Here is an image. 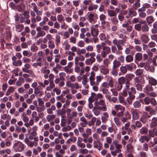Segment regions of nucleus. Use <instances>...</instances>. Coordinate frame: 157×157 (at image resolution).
I'll return each instance as SVG.
<instances>
[{"instance_id":"1","label":"nucleus","mask_w":157,"mask_h":157,"mask_svg":"<svg viewBox=\"0 0 157 157\" xmlns=\"http://www.w3.org/2000/svg\"><path fill=\"white\" fill-rule=\"evenodd\" d=\"M94 105L98 106V109L103 111H106L107 110L105 101L103 99L100 100L98 101H95Z\"/></svg>"},{"instance_id":"2","label":"nucleus","mask_w":157,"mask_h":157,"mask_svg":"<svg viewBox=\"0 0 157 157\" xmlns=\"http://www.w3.org/2000/svg\"><path fill=\"white\" fill-rule=\"evenodd\" d=\"M13 148L16 152H21L25 149V145L21 142L17 141L14 144Z\"/></svg>"},{"instance_id":"3","label":"nucleus","mask_w":157,"mask_h":157,"mask_svg":"<svg viewBox=\"0 0 157 157\" xmlns=\"http://www.w3.org/2000/svg\"><path fill=\"white\" fill-rule=\"evenodd\" d=\"M86 18L90 22L95 23L97 19V14L93 12H89L86 15Z\"/></svg>"},{"instance_id":"4","label":"nucleus","mask_w":157,"mask_h":157,"mask_svg":"<svg viewBox=\"0 0 157 157\" xmlns=\"http://www.w3.org/2000/svg\"><path fill=\"white\" fill-rule=\"evenodd\" d=\"M133 64L135 65L134 63H132L130 64H126L124 66H121L120 67V70L121 73L124 74L127 72L128 70H132V69Z\"/></svg>"},{"instance_id":"5","label":"nucleus","mask_w":157,"mask_h":157,"mask_svg":"<svg viewBox=\"0 0 157 157\" xmlns=\"http://www.w3.org/2000/svg\"><path fill=\"white\" fill-rule=\"evenodd\" d=\"M66 86L67 87L70 88L71 89H78L81 88L79 86L78 83L77 82L71 83L69 80H67L66 82Z\"/></svg>"},{"instance_id":"6","label":"nucleus","mask_w":157,"mask_h":157,"mask_svg":"<svg viewBox=\"0 0 157 157\" xmlns=\"http://www.w3.org/2000/svg\"><path fill=\"white\" fill-rule=\"evenodd\" d=\"M36 29L38 32L36 36L34 37V39H36L40 36H44L46 35L45 31L42 30V28L40 27H37Z\"/></svg>"},{"instance_id":"7","label":"nucleus","mask_w":157,"mask_h":157,"mask_svg":"<svg viewBox=\"0 0 157 157\" xmlns=\"http://www.w3.org/2000/svg\"><path fill=\"white\" fill-rule=\"evenodd\" d=\"M102 50L101 53V56L102 58H105L107 55L111 52V48L109 47H104L102 48Z\"/></svg>"},{"instance_id":"8","label":"nucleus","mask_w":157,"mask_h":157,"mask_svg":"<svg viewBox=\"0 0 157 157\" xmlns=\"http://www.w3.org/2000/svg\"><path fill=\"white\" fill-rule=\"evenodd\" d=\"M124 116L121 118V121L123 123L127 122L128 120L131 119V116L130 113L128 112H126L124 114Z\"/></svg>"},{"instance_id":"9","label":"nucleus","mask_w":157,"mask_h":157,"mask_svg":"<svg viewBox=\"0 0 157 157\" xmlns=\"http://www.w3.org/2000/svg\"><path fill=\"white\" fill-rule=\"evenodd\" d=\"M96 74L95 72L92 71L90 72V75L89 74V80L90 81V85H94L95 84V79Z\"/></svg>"},{"instance_id":"10","label":"nucleus","mask_w":157,"mask_h":157,"mask_svg":"<svg viewBox=\"0 0 157 157\" xmlns=\"http://www.w3.org/2000/svg\"><path fill=\"white\" fill-rule=\"evenodd\" d=\"M42 59L41 57H38L37 58L36 62L33 64L32 66L35 68H36L38 66L41 67L42 65Z\"/></svg>"},{"instance_id":"11","label":"nucleus","mask_w":157,"mask_h":157,"mask_svg":"<svg viewBox=\"0 0 157 157\" xmlns=\"http://www.w3.org/2000/svg\"><path fill=\"white\" fill-rule=\"evenodd\" d=\"M131 112L132 115V118L134 120H138L140 117V115L136 109H132L131 111Z\"/></svg>"},{"instance_id":"12","label":"nucleus","mask_w":157,"mask_h":157,"mask_svg":"<svg viewBox=\"0 0 157 157\" xmlns=\"http://www.w3.org/2000/svg\"><path fill=\"white\" fill-rule=\"evenodd\" d=\"M42 89L41 87H38L34 89V93L35 94H39V96H41L44 95V93L43 91L41 90Z\"/></svg>"},{"instance_id":"13","label":"nucleus","mask_w":157,"mask_h":157,"mask_svg":"<svg viewBox=\"0 0 157 157\" xmlns=\"http://www.w3.org/2000/svg\"><path fill=\"white\" fill-rule=\"evenodd\" d=\"M141 41L144 43H147L149 41V38L147 35L145 34H142L140 37Z\"/></svg>"},{"instance_id":"14","label":"nucleus","mask_w":157,"mask_h":157,"mask_svg":"<svg viewBox=\"0 0 157 157\" xmlns=\"http://www.w3.org/2000/svg\"><path fill=\"white\" fill-rule=\"evenodd\" d=\"M83 139L81 137H79L78 138L77 142V146L81 148H84L86 147L85 144L82 143Z\"/></svg>"},{"instance_id":"15","label":"nucleus","mask_w":157,"mask_h":157,"mask_svg":"<svg viewBox=\"0 0 157 157\" xmlns=\"http://www.w3.org/2000/svg\"><path fill=\"white\" fill-rule=\"evenodd\" d=\"M148 133L150 137H153L155 136H157V129L154 127L152 130H149Z\"/></svg>"},{"instance_id":"16","label":"nucleus","mask_w":157,"mask_h":157,"mask_svg":"<svg viewBox=\"0 0 157 157\" xmlns=\"http://www.w3.org/2000/svg\"><path fill=\"white\" fill-rule=\"evenodd\" d=\"M99 31L98 29L95 28L92 25L91 28V33L94 37L97 36L98 35Z\"/></svg>"},{"instance_id":"17","label":"nucleus","mask_w":157,"mask_h":157,"mask_svg":"<svg viewBox=\"0 0 157 157\" xmlns=\"http://www.w3.org/2000/svg\"><path fill=\"white\" fill-rule=\"evenodd\" d=\"M31 65L29 63H25L24 65V67L22 68V71L25 73L29 72V69L31 68Z\"/></svg>"},{"instance_id":"18","label":"nucleus","mask_w":157,"mask_h":157,"mask_svg":"<svg viewBox=\"0 0 157 157\" xmlns=\"http://www.w3.org/2000/svg\"><path fill=\"white\" fill-rule=\"evenodd\" d=\"M107 80L108 81V84L109 87L113 88L114 86V81L111 77L109 75L106 76Z\"/></svg>"},{"instance_id":"19","label":"nucleus","mask_w":157,"mask_h":157,"mask_svg":"<svg viewBox=\"0 0 157 157\" xmlns=\"http://www.w3.org/2000/svg\"><path fill=\"white\" fill-rule=\"evenodd\" d=\"M128 94L129 95V97L127 98V100L128 103L129 104H131L132 103V100L134 99L135 97V96L130 91H128Z\"/></svg>"},{"instance_id":"20","label":"nucleus","mask_w":157,"mask_h":157,"mask_svg":"<svg viewBox=\"0 0 157 157\" xmlns=\"http://www.w3.org/2000/svg\"><path fill=\"white\" fill-rule=\"evenodd\" d=\"M100 110H101L98 109V106L94 105L92 111L95 116H97L100 114Z\"/></svg>"},{"instance_id":"21","label":"nucleus","mask_w":157,"mask_h":157,"mask_svg":"<svg viewBox=\"0 0 157 157\" xmlns=\"http://www.w3.org/2000/svg\"><path fill=\"white\" fill-rule=\"evenodd\" d=\"M109 117V115L107 113L104 112L103 113V116L101 117L102 122L103 123H105L108 121V118Z\"/></svg>"},{"instance_id":"22","label":"nucleus","mask_w":157,"mask_h":157,"mask_svg":"<svg viewBox=\"0 0 157 157\" xmlns=\"http://www.w3.org/2000/svg\"><path fill=\"white\" fill-rule=\"evenodd\" d=\"M142 22L141 25V31L144 32H148L149 30V27L146 23L144 22Z\"/></svg>"},{"instance_id":"23","label":"nucleus","mask_w":157,"mask_h":157,"mask_svg":"<svg viewBox=\"0 0 157 157\" xmlns=\"http://www.w3.org/2000/svg\"><path fill=\"white\" fill-rule=\"evenodd\" d=\"M107 13L110 17H116L117 15V12L114 10L108 9L107 10Z\"/></svg>"},{"instance_id":"24","label":"nucleus","mask_w":157,"mask_h":157,"mask_svg":"<svg viewBox=\"0 0 157 157\" xmlns=\"http://www.w3.org/2000/svg\"><path fill=\"white\" fill-rule=\"evenodd\" d=\"M121 65V62L119 60L115 59L113 62L112 67L117 69Z\"/></svg>"},{"instance_id":"25","label":"nucleus","mask_w":157,"mask_h":157,"mask_svg":"<svg viewBox=\"0 0 157 157\" xmlns=\"http://www.w3.org/2000/svg\"><path fill=\"white\" fill-rule=\"evenodd\" d=\"M126 40L125 39L117 40V39H114L113 41V44H116L123 45L125 43Z\"/></svg>"},{"instance_id":"26","label":"nucleus","mask_w":157,"mask_h":157,"mask_svg":"<svg viewBox=\"0 0 157 157\" xmlns=\"http://www.w3.org/2000/svg\"><path fill=\"white\" fill-rule=\"evenodd\" d=\"M134 82L135 84H137L144 83V81L141 78L136 77L134 79Z\"/></svg>"},{"instance_id":"27","label":"nucleus","mask_w":157,"mask_h":157,"mask_svg":"<svg viewBox=\"0 0 157 157\" xmlns=\"http://www.w3.org/2000/svg\"><path fill=\"white\" fill-rule=\"evenodd\" d=\"M157 125V118L156 117H153L151 123L150 124V127L152 128Z\"/></svg>"},{"instance_id":"28","label":"nucleus","mask_w":157,"mask_h":157,"mask_svg":"<svg viewBox=\"0 0 157 157\" xmlns=\"http://www.w3.org/2000/svg\"><path fill=\"white\" fill-rule=\"evenodd\" d=\"M65 153V151L61 148L59 150V152L55 153L56 157H63V155Z\"/></svg>"},{"instance_id":"29","label":"nucleus","mask_w":157,"mask_h":157,"mask_svg":"<svg viewBox=\"0 0 157 157\" xmlns=\"http://www.w3.org/2000/svg\"><path fill=\"white\" fill-rule=\"evenodd\" d=\"M95 61V59L90 58L87 59L85 61V63L87 65H91Z\"/></svg>"},{"instance_id":"30","label":"nucleus","mask_w":157,"mask_h":157,"mask_svg":"<svg viewBox=\"0 0 157 157\" xmlns=\"http://www.w3.org/2000/svg\"><path fill=\"white\" fill-rule=\"evenodd\" d=\"M143 58V54L140 53H137L135 55V60L141 61Z\"/></svg>"},{"instance_id":"31","label":"nucleus","mask_w":157,"mask_h":157,"mask_svg":"<svg viewBox=\"0 0 157 157\" xmlns=\"http://www.w3.org/2000/svg\"><path fill=\"white\" fill-rule=\"evenodd\" d=\"M40 71L41 74H49L50 72V70L47 69L46 67L45 66L42 67L41 68Z\"/></svg>"},{"instance_id":"32","label":"nucleus","mask_w":157,"mask_h":157,"mask_svg":"<svg viewBox=\"0 0 157 157\" xmlns=\"http://www.w3.org/2000/svg\"><path fill=\"white\" fill-rule=\"evenodd\" d=\"M24 28V26L23 24H17L15 26L16 31L20 32L23 30Z\"/></svg>"},{"instance_id":"33","label":"nucleus","mask_w":157,"mask_h":157,"mask_svg":"<svg viewBox=\"0 0 157 157\" xmlns=\"http://www.w3.org/2000/svg\"><path fill=\"white\" fill-rule=\"evenodd\" d=\"M114 109L117 111H118L119 110L124 111L125 110V108L120 105H116L114 106Z\"/></svg>"},{"instance_id":"34","label":"nucleus","mask_w":157,"mask_h":157,"mask_svg":"<svg viewBox=\"0 0 157 157\" xmlns=\"http://www.w3.org/2000/svg\"><path fill=\"white\" fill-rule=\"evenodd\" d=\"M57 114L58 115H61L62 117V118H64L65 116H64V115H62V114L63 113V114H65V109H62L61 110L60 109H59L57 110Z\"/></svg>"},{"instance_id":"35","label":"nucleus","mask_w":157,"mask_h":157,"mask_svg":"<svg viewBox=\"0 0 157 157\" xmlns=\"http://www.w3.org/2000/svg\"><path fill=\"white\" fill-rule=\"evenodd\" d=\"M148 131V129L146 126L142 128L139 131V132L141 134H145L147 133Z\"/></svg>"},{"instance_id":"36","label":"nucleus","mask_w":157,"mask_h":157,"mask_svg":"<svg viewBox=\"0 0 157 157\" xmlns=\"http://www.w3.org/2000/svg\"><path fill=\"white\" fill-rule=\"evenodd\" d=\"M22 62L20 59H18L13 62L12 64L15 67L20 66L22 65Z\"/></svg>"},{"instance_id":"37","label":"nucleus","mask_w":157,"mask_h":157,"mask_svg":"<svg viewBox=\"0 0 157 157\" xmlns=\"http://www.w3.org/2000/svg\"><path fill=\"white\" fill-rule=\"evenodd\" d=\"M96 96V94L92 92L91 93V96L89 98L88 101L89 102H93L94 101V97Z\"/></svg>"},{"instance_id":"38","label":"nucleus","mask_w":157,"mask_h":157,"mask_svg":"<svg viewBox=\"0 0 157 157\" xmlns=\"http://www.w3.org/2000/svg\"><path fill=\"white\" fill-rule=\"evenodd\" d=\"M147 22L148 25L151 24L154 21V19L152 16H150L147 17L146 18Z\"/></svg>"},{"instance_id":"39","label":"nucleus","mask_w":157,"mask_h":157,"mask_svg":"<svg viewBox=\"0 0 157 157\" xmlns=\"http://www.w3.org/2000/svg\"><path fill=\"white\" fill-rule=\"evenodd\" d=\"M134 77V75L132 73L128 74L126 75L125 78L126 79V80L131 81L132 80Z\"/></svg>"},{"instance_id":"40","label":"nucleus","mask_w":157,"mask_h":157,"mask_svg":"<svg viewBox=\"0 0 157 157\" xmlns=\"http://www.w3.org/2000/svg\"><path fill=\"white\" fill-rule=\"evenodd\" d=\"M48 48L50 49H54L55 47V45L54 42L53 40L48 41Z\"/></svg>"},{"instance_id":"41","label":"nucleus","mask_w":157,"mask_h":157,"mask_svg":"<svg viewBox=\"0 0 157 157\" xmlns=\"http://www.w3.org/2000/svg\"><path fill=\"white\" fill-rule=\"evenodd\" d=\"M142 23V21H141L139 24H136L134 26L135 29L137 31H141V30Z\"/></svg>"},{"instance_id":"42","label":"nucleus","mask_w":157,"mask_h":157,"mask_svg":"<svg viewBox=\"0 0 157 157\" xmlns=\"http://www.w3.org/2000/svg\"><path fill=\"white\" fill-rule=\"evenodd\" d=\"M69 77V75H67L66 78L67 80H69L71 81V82H74L76 80V78L75 76L74 75H72L69 78L68 77Z\"/></svg>"},{"instance_id":"43","label":"nucleus","mask_w":157,"mask_h":157,"mask_svg":"<svg viewBox=\"0 0 157 157\" xmlns=\"http://www.w3.org/2000/svg\"><path fill=\"white\" fill-rule=\"evenodd\" d=\"M14 91V89L13 87L10 86L7 91L6 95V96H9Z\"/></svg>"},{"instance_id":"44","label":"nucleus","mask_w":157,"mask_h":157,"mask_svg":"<svg viewBox=\"0 0 157 157\" xmlns=\"http://www.w3.org/2000/svg\"><path fill=\"white\" fill-rule=\"evenodd\" d=\"M56 116L55 115H48L46 116V119L48 122H50L55 119Z\"/></svg>"},{"instance_id":"45","label":"nucleus","mask_w":157,"mask_h":157,"mask_svg":"<svg viewBox=\"0 0 157 157\" xmlns=\"http://www.w3.org/2000/svg\"><path fill=\"white\" fill-rule=\"evenodd\" d=\"M133 57L131 55H128L125 57V60L127 63H130L133 61Z\"/></svg>"},{"instance_id":"46","label":"nucleus","mask_w":157,"mask_h":157,"mask_svg":"<svg viewBox=\"0 0 157 157\" xmlns=\"http://www.w3.org/2000/svg\"><path fill=\"white\" fill-rule=\"evenodd\" d=\"M61 37L59 35H56L55 36V44L56 45L58 46L60 42Z\"/></svg>"},{"instance_id":"47","label":"nucleus","mask_w":157,"mask_h":157,"mask_svg":"<svg viewBox=\"0 0 157 157\" xmlns=\"http://www.w3.org/2000/svg\"><path fill=\"white\" fill-rule=\"evenodd\" d=\"M134 47L132 45H129L128 48H126L125 50V53L127 55L129 54L131 49H133Z\"/></svg>"},{"instance_id":"48","label":"nucleus","mask_w":157,"mask_h":157,"mask_svg":"<svg viewBox=\"0 0 157 157\" xmlns=\"http://www.w3.org/2000/svg\"><path fill=\"white\" fill-rule=\"evenodd\" d=\"M85 71L86 72L85 75L83 76V78H84V77H88L89 76V74L88 73L90 71V67L89 66H86L84 68Z\"/></svg>"},{"instance_id":"49","label":"nucleus","mask_w":157,"mask_h":157,"mask_svg":"<svg viewBox=\"0 0 157 157\" xmlns=\"http://www.w3.org/2000/svg\"><path fill=\"white\" fill-rule=\"evenodd\" d=\"M45 109L44 106L39 107L38 106H36V109L38 113H41Z\"/></svg>"},{"instance_id":"50","label":"nucleus","mask_w":157,"mask_h":157,"mask_svg":"<svg viewBox=\"0 0 157 157\" xmlns=\"http://www.w3.org/2000/svg\"><path fill=\"white\" fill-rule=\"evenodd\" d=\"M17 10L19 12H22L24 10V7L23 5L20 3L17 6Z\"/></svg>"},{"instance_id":"51","label":"nucleus","mask_w":157,"mask_h":157,"mask_svg":"<svg viewBox=\"0 0 157 157\" xmlns=\"http://www.w3.org/2000/svg\"><path fill=\"white\" fill-rule=\"evenodd\" d=\"M57 21L58 22H61L64 21V17L62 14H59L57 16Z\"/></svg>"},{"instance_id":"52","label":"nucleus","mask_w":157,"mask_h":157,"mask_svg":"<svg viewBox=\"0 0 157 157\" xmlns=\"http://www.w3.org/2000/svg\"><path fill=\"white\" fill-rule=\"evenodd\" d=\"M103 79V76L100 75H98L96 76V82L97 84V85H99V83Z\"/></svg>"},{"instance_id":"53","label":"nucleus","mask_w":157,"mask_h":157,"mask_svg":"<svg viewBox=\"0 0 157 157\" xmlns=\"http://www.w3.org/2000/svg\"><path fill=\"white\" fill-rule=\"evenodd\" d=\"M21 117L24 122L25 123L28 122L29 121V119L28 117L25 114V113H23L21 114Z\"/></svg>"},{"instance_id":"54","label":"nucleus","mask_w":157,"mask_h":157,"mask_svg":"<svg viewBox=\"0 0 157 157\" xmlns=\"http://www.w3.org/2000/svg\"><path fill=\"white\" fill-rule=\"evenodd\" d=\"M38 143L37 142H34V141L30 140L27 144V145L30 147H32L34 146L36 147Z\"/></svg>"},{"instance_id":"55","label":"nucleus","mask_w":157,"mask_h":157,"mask_svg":"<svg viewBox=\"0 0 157 157\" xmlns=\"http://www.w3.org/2000/svg\"><path fill=\"white\" fill-rule=\"evenodd\" d=\"M149 82L150 84L153 85H155L157 83L156 80L152 78H149Z\"/></svg>"},{"instance_id":"56","label":"nucleus","mask_w":157,"mask_h":157,"mask_svg":"<svg viewBox=\"0 0 157 157\" xmlns=\"http://www.w3.org/2000/svg\"><path fill=\"white\" fill-rule=\"evenodd\" d=\"M100 72L103 75H105L109 73V70L107 68H103L100 69Z\"/></svg>"},{"instance_id":"57","label":"nucleus","mask_w":157,"mask_h":157,"mask_svg":"<svg viewBox=\"0 0 157 157\" xmlns=\"http://www.w3.org/2000/svg\"><path fill=\"white\" fill-rule=\"evenodd\" d=\"M111 63V62H110L107 58L104 59L103 61V64L107 67H108Z\"/></svg>"},{"instance_id":"58","label":"nucleus","mask_w":157,"mask_h":157,"mask_svg":"<svg viewBox=\"0 0 157 157\" xmlns=\"http://www.w3.org/2000/svg\"><path fill=\"white\" fill-rule=\"evenodd\" d=\"M125 81V78L124 77H121L118 79L117 82L122 85L124 83Z\"/></svg>"},{"instance_id":"59","label":"nucleus","mask_w":157,"mask_h":157,"mask_svg":"<svg viewBox=\"0 0 157 157\" xmlns=\"http://www.w3.org/2000/svg\"><path fill=\"white\" fill-rule=\"evenodd\" d=\"M32 53L30 51L24 50L23 52V55L24 56L30 57L32 55Z\"/></svg>"},{"instance_id":"60","label":"nucleus","mask_w":157,"mask_h":157,"mask_svg":"<svg viewBox=\"0 0 157 157\" xmlns=\"http://www.w3.org/2000/svg\"><path fill=\"white\" fill-rule=\"evenodd\" d=\"M110 21L113 24L116 25L118 23V21L116 17L111 18Z\"/></svg>"},{"instance_id":"61","label":"nucleus","mask_w":157,"mask_h":157,"mask_svg":"<svg viewBox=\"0 0 157 157\" xmlns=\"http://www.w3.org/2000/svg\"><path fill=\"white\" fill-rule=\"evenodd\" d=\"M111 73L112 75L114 76H117L118 75L117 69L112 67Z\"/></svg>"},{"instance_id":"62","label":"nucleus","mask_w":157,"mask_h":157,"mask_svg":"<svg viewBox=\"0 0 157 157\" xmlns=\"http://www.w3.org/2000/svg\"><path fill=\"white\" fill-rule=\"evenodd\" d=\"M119 100L120 103L124 105H127V102L122 97L120 96L119 98Z\"/></svg>"},{"instance_id":"63","label":"nucleus","mask_w":157,"mask_h":157,"mask_svg":"<svg viewBox=\"0 0 157 157\" xmlns=\"http://www.w3.org/2000/svg\"><path fill=\"white\" fill-rule=\"evenodd\" d=\"M29 12L28 10H25L24 11L23 15L24 16V17L27 19H28L30 17Z\"/></svg>"},{"instance_id":"64","label":"nucleus","mask_w":157,"mask_h":157,"mask_svg":"<svg viewBox=\"0 0 157 157\" xmlns=\"http://www.w3.org/2000/svg\"><path fill=\"white\" fill-rule=\"evenodd\" d=\"M64 71L67 73H71L72 72L73 69H71L70 68L68 67L67 66L64 67Z\"/></svg>"}]
</instances>
